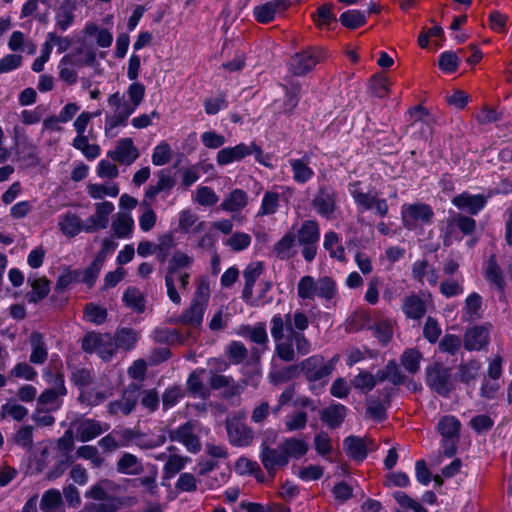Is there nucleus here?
Returning <instances> with one entry per match:
<instances>
[{"label": "nucleus", "instance_id": "f257e3e1", "mask_svg": "<svg viewBox=\"0 0 512 512\" xmlns=\"http://www.w3.org/2000/svg\"><path fill=\"white\" fill-rule=\"evenodd\" d=\"M308 326V317L302 311L272 317L270 333L276 343L275 353L281 360L293 362L298 356L310 353L311 343L303 333Z\"/></svg>", "mask_w": 512, "mask_h": 512}, {"label": "nucleus", "instance_id": "f03ea898", "mask_svg": "<svg viewBox=\"0 0 512 512\" xmlns=\"http://www.w3.org/2000/svg\"><path fill=\"white\" fill-rule=\"evenodd\" d=\"M297 293L302 300H313L315 297L331 300L336 295V284L329 276L315 280L312 276L307 275L299 280Z\"/></svg>", "mask_w": 512, "mask_h": 512}, {"label": "nucleus", "instance_id": "7ed1b4c3", "mask_svg": "<svg viewBox=\"0 0 512 512\" xmlns=\"http://www.w3.org/2000/svg\"><path fill=\"white\" fill-rule=\"evenodd\" d=\"M252 153L255 154L257 162L266 167H271V164L268 162L270 159L269 155H265L260 146L255 142H251L249 145L240 143L234 147L223 148L217 153L216 161L218 165L224 166L234 161H240Z\"/></svg>", "mask_w": 512, "mask_h": 512}, {"label": "nucleus", "instance_id": "20e7f679", "mask_svg": "<svg viewBox=\"0 0 512 512\" xmlns=\"http://www.w3.org/2000/svg\"><path fill=\"white\" fill-rule=\"evenodd\" d=\"M209 298V284L206 281H201L197 287L190 307L183 312L179 318V322L185 325L199 327L203 321L204 312Z\"/></svg>", "mask_w": 512, "mask_h": 512}, {"label": "nucleus", "instance_id": "39448f33", "mask_svg": "<svg viewBox=\"0 0 512 512\" xmlns=\"http://www.w3.org/2000/svg\"><path fill=\"white\" fill-rule=\"evenodd\" d=\"M426 384L440 396L448 397L454 389V383L449 368L435 362L425 369Z\"/></svg>", "mask_w": 512, "mask_h": 512}, {"label": "nucleus", "instance_id": "423d86ee", "mask_svg": "<svg viewBox=\"0 0 512 512\" xmlns=\"http://www.w3.org/2000/svg\"><path fill=\"white\" fill-rule=\"evenodd\" d=\"M460 421L452 415L443 416L438 424L437 430L442 436L443 454L453 457L457 452V444L460 440Z\"/></svg>", "mask_w": 512, "mask_h": 512}, {"label": "nucleus", "instance_id": "0eeeda50", "mask_svg": "<svg viewBox=\"0 0 512 512\" xmlns=\"http://www.w3.org/2000/svg\"><path fill=\"white\" fill-rule=\"evenodd\" d=\"M325 58L326 52L322 48L309 47L291 57L290 71L295 76H305Z\"/></svg>", "mask_w": 512, "mask_h": 512}, {"label": "nucleus", "instance_id": "6e6552de", "mask_svg": "<svg viewBox=\"0 0 512 512\" xmlns=\"http://www.w3.org/2000/svg\"><path fill=\"white\" fill-rule=\"evenodd\" d=\"M140 395V385L135 383L129 384L124 389L120 399L108 403V414L113 417L130 415L134 411Z\"/></svg>", "mask_w": 512, "mask_h": 512}, {"label": "nucleus", "instance_id": "1a4fd4ad", "mask_svg": "<svg viewBox=\"0 0 512 512\" xmlns=\"http://www.w3.org/2000/svg\"><path fill=\"white\" fill-rule=\"evenodd\" d=\"M82 349L89 353L95 352L102 359L109 360L117 347L110 334L88 333L82 340Z\"/></svg>", "mask_w": 512, "mask_h": 512}, {"label": "nucleus", "instance_id": "9d476101", "mask_svg": "<svg viewBox=\"0 0 512 512\" xmlns=\"http://www.w3.org/2000/svg\"><path fill=\"white\" fill-rule=\"evenodd\" d=\"M434 216L431 207L427 204L416 203L405 206L402 210L404 226L413 230L420 225L429 224Z\"/></svg>", "mask_w": 512, "mask_h": 512}, {"label": "nucleus", "instance_id": "9b49d317", "mask_svg": "<svg viewBox=\"0 0 512 512\" xmlns=\"http://www.w3.org/2000/svg\"><path fill=\"white\" fill-rule=\"evenodd\" d=\"M337 194L330 186H321L312 200V207L323 217L331 218L337 208Z\"/></svg>", "mask_w": 512, "mask_h": 512}, {"label": "nucleus", "instance_id": "f8f14e48", "mask_svg": "<svg viewBox=\"0 0 512 512\" xmlns=\"http://www.w3.org/2000/svg\"><path fill=\"white\" fill-rule=\"evenodd\" d=\"M260 459L263 467L270 476H274L277 469L285 467L288 464V458L279 444L276 448H271L266 443H262Z\"/></svg>", "mask_w": 512, "mask_h": 512}, {"label": "nucleus", "instance_id": "ddd939ff", "mask_svg": "<svg viewBox=\"0 0 512 512\" xmlns=\"http://www.w3.org/2000/svg\"><path fill=\"white\" fill-rule=\"evenodd\" d=\"M226 429L229 441L234 446H249L254 439L252 429L239 419L233 418L226 420Z\"/></svg>", "mask_w": 512, "mask_h": 512}, {"label": "nucleus", "instance_id": "4468645a", "mask_svg": "<svg viewBox=\"0 0 512 512\" xmlns=\"http://www.w3.org/2000/svg\"><path fill=\"white\" fill-rule=\"evenodd\" d=\"M490 324L475 325L466 330L463 338L464 348L468 351H479L489 344Z\"/></svg>", "mask_w": 512, "mask_h": 512}, {"label": "nucleus", "instance_id": "2eb2a0df", "mask_svg": "<svg viewBox=\"0 0 512 512\" xmlns=\"http://www.w3.org/2000/svg\"><path fill=\"white\" fill-rule=\"evenodd\" d=\"M67 390L64 385L62 375H57L54 380L53 387L45 390L38 398V406L45 408L47 411L56 410L60 407V397L66 395Z\"/></svg>", "mask_w": 512, "mask_h": 512}, {"label": "nucleus", "instance_id": "dca6fc26", "mask_svg": "<svg viewBox=\"0 0 512 512\" xmlns=\"http://www.w3.org/2000/svg\"><path fill=\"white\" fill-rule=\"evenodd\" d=\"M262 271L263 264L261 262H257L249 264L243 272L245 284L242 291V298L247 304L251 306L260 305V298L253 297L252 289L257 278L261 275Z\"/></svg>", "mask_w": 512, "mask_h": 512}, {"label": "nucleus", "instance_id": "f3484780", "mask_svg": "<svg viewBox=\"0 0 512 512\" xmlns=\"http://www.w3.org/2000/svg\"><path fill=\"white\" fill-rule=\"evenodd\" d=\"M172 440L181 442L190 452L197 453L201 450V443L198 436L194 433V427L191 422H186L177 428L170 435Z\"/></svg>", "mask_w": 512, "mask_h": 512}, {"label": "nucleus", "instance_id": "a211bd4d", "mask_svg": "<svg viewBox=\"0 0 512 512\" xmlns=\"http://www.w3.org/2000/svg\"><path fill=\"white\" fill-rule=\"evenodd\" d=\"M108 156L114 161L130 165L138 158L139 153L132 139L125 138L118 142L115 150L108 152Z\"/></svg>", "mask_w": 512, "mask_h": 512}, {"label": "nucleus", "instance_id": "6ab92c4d", "mask_svg": "<svg viewBox=\"0 0 512 512\" xmlns=\"http://www.w3.org/2000/svg\"><path fill=\"white\" fill-rule=\"evenodd\" d=\"M114 435L117 436L119 448L128 447L133 443L142 449H150L155 446L152 442H145L144 435L140 431L131 428L115 429Z\"/></svg>", "mask_w": 512, "mask_h": 512}, {"label": "nucleus", "instance_id": "aec40b11", "mask_svg": "<svg viewBox=\"0 0 512 512\" xmlns=\"http://www.w3.org/2000/svg\"><path fill=\"white\" fill-rule=\"evenodd\" d=\"M384 399L370 397L366 400V414L374 421H383L387 417V407L390 404V389H384Z\"/></svg>", "mask_w": 512, "mask_h": 512}, {"label": "nucleus", "instance_id": "412c9836", "mask_svg": "<svg viewBox=\"0 0 512 512\" xmlns=\"http://www.w3.org/2000/svg\"><path fill=\"white\" fill-rule=\"evenodd\" d=\"M109 429V425L103 427L100 422L94 419H85L77 427V436L80 441L88 442Z\"/></svg>", "mask_w": 512, "mask_h": 512}, {"label": "nucleus", "instance_id": "4be33fe9", "mask_svg": "<svg viewBox=\"0 0 512 512\" xmlns=\"http://www.w3.org/2000/svg\"><path fill=\"white\" fill-rule=\"evenodd\" d=\"M135 109L136 108L129 102H125L115 109L112 116L106 117L105 134L109 135L114 128L126 125L129 116L135 111Z\"/></svg>", "mask_w": 512, "mask_h": 512}, {"label": "nucleus", "instance_id": "5701e85b", "mask_svg": "<svg viewBox=\"0 0 512 512\" xmlns=\"http://www.w3.org/2000/svg\"><path fill=\"white\" fill-rule=\"evenodd\" d=\"M481 369L482 364L480 361L476 359L469 360L459 364L455 378L459 382L469 385L478 379Z\"/></svg>", "mask_w": 512, "mask_h": 512}, {"label": "nucleus", "instance_id": "b1692460", "mask_svg": "<svg viewBox=\"0 0 512 512\" xmlns=\"http://www.w3.org/2000/svg\"><path fill=\"white\" fill-rule=\"evenodd\" d=\"M452 203L459 209L468 211L470 214H477L485 206L486 199L482 195L462 193L454 197Z\"/></svg>", "mask_w": 512, "mask_h": 512}, {"label": "nucleus", "instance_id": "393cba45", "mask_svg": "<svg viewBox=\"0 0 512 512\" xmlns=\"http://www.w3.org/2000/svg\"><path fill=\"white\" fill-rule=\"evenodd\" d=\"M29 343L32 349L30 362L33 364H43L48 357L43 335L36 331L32 332L29 336Z\"/></svg>", "mask_w": 512, "mask_h": 512}, {"label": "nucleus", "instance_id": "a878e982", "mask_svg": "<svg viewBox=\"0 0 512 512\" xmlns=\"http://www.w3.org/2000/svg\"><path fill=\"white\" fill-rule=\"evenodd\" d=\"M286 0H273L254 9V15L258 22L268 23L275 17L276 12L282 8L286 9Z\"/></svg>", "mask_w": 512, "mask_h": 512}, {"label": "nucleus", "instance_id": "bb28decb", "mask_svg": "<svg viewBox=\"0 0 512 512\" xmlns=\"http://www.w3.org/2000/svg\"><path fill=\"white\" fill-rule=\"evenodd\" d=\"M116 469L120 474L139 475L143 472L144 467L134 454L126 452L118 459Z\"/></svg>", "mask_w": 512, "mask_h": 512}, {"label": "nucleus", "instance_id": "cd10ccee", "mask_svg": "<svg viewBox=\"0 0 512 512\" xmlns=\"http://www.w3.org/2000/svg\"><path fill=\"white\" fill-rule=\"evenodd\" d=\"M345 453L352 459L362 461L367 456V448L363 439L356 436H348L344 439Z\"/></svg>", "mask_w": 512, "mask_h": 512}, {"label": "nucleus", "instance_id": "c85d7f7f", "mask_svg": "<svg viewBox=\"0 0 512 512\" xmlns=\"http://www.w3.org/2000/svg\"><path fill=\"white\" fill-rule=\"evenodd\" d=\"M346 417V407L342 404H334L321 412V420L330 428L339 427Z\"/></svg>", "mask_w": 512, "mask_h": 512}, {"label": "nucleus", "instance_id": "c756f323", "mask_svg": "<svg viewBox=\"0 0 512 512\" xmlns=\"http://www.w3.org/2000/svg\"><path fill=\"white\" fill-rule=\"evenodd\" d=\"M63 499L59 490H47L40 501V509L43 512H64Z\"/></svg>", "mask_w": 512, "mask_h": 512}, {"label": "nucleus", "instance_id": "7c9ffc66", "mask_svg": "<svg viewBox=\"0 0 512 512\" xmlns=\"http://www.w3.org/2000/svg\"><path fill=\"white\" fill-rule=\"evenodd\" d=\"M139 338V333L132 328H121L115 333L114 340L117 349L125 351L131 350L135 347Z\"/></svg>", "mask_w": 512, "mask_h": 512}, {"label": "nucleus", "instance_id": "2f4dec72", "mask_svg": "<svg viewBox=\"0 0 512 512\" xmlns=\"http://www.w3.org/2000/svg\"><path fill=\"white\" fill-rule=\"evenodd\" d=\"M402 309L404 314L411 319H420L426 313L425 303L417 295L406 297Z\"/></svg>", "mask_w": 512, "mask_h": 512}, {"label": "nucleus", "instance_id": "473e14b6", "mask_svg": "<svg viewBox=\"0 0 512 512\" xmlns=\"http://www.w3.org/2000/svg\"><path fill=\"white\" fill-rule=\"evenodd\" d=\"M248 199L245 191L233 190L222 202L221 208L229 212H237L247 205Z\"/></svg>", "mask_w": 512, "mask_h": 512}, {"label": "nucleus", "instance_id": "72a5a7b5", "mask_svg": "<svg viewBox=\"0 0 512 512\" xmlns=\"http://www.w3.org/2000/svg\"><path fill=\"white\" fill-rule=\"evenodd\" d=\"M319 236V227L314 220L305 221L298 230L299 244H316Z\"/></svg>", "mask_w": 512, "mask_h": 512}, {"label": "nucleus", "instance_id": "f704fd0d", "mask_svg": "<svg viewBox=\"0 0 512 512\" xmlns=\"http://www.w3.org/2000/svg\"><path fill=\"white\" fill-rule=\"evenodd\" d=\"M81 219L74 213H67L59 222V229L61 232L68 236L74 237L83 230Z\"/></svg>", "mask_w": 512, "mask_h": 512}, {"label": "nucleus", "instance_id": "c9c22d12", "mask_svg": "<svg viewBox=\"0 0 512 512\" xmlns=\"http://www.w3.org/2000/svg\"><path fill=\"white\" fill-rule=\"evenodd\" d=\"M413 275L419 281H426L430 285H436L438 280L437 271L426 260L418 261L414 264Z\"/></svg>", "mask_w": 512, "mask_h": 512}, {"label": "nucleus", "instance_id": "e433bc0d", "mask_svg": "<svg viewBox=\"0 0 512 512\" xmlns=\"http://www.w3.org/2000/svg\"><path fill=\"white\" fill-rule=\"evenodd\" d=\"M123 302L125 305L136 311L143 313L145 311L144 295L135 287H128L123 294Z\"/></svg>", "mask_w": 512, "mask_h": 512}, {"label": "nucleus", "instance_id": "4c0bfd02", "mask_svg": "<svg viewBox=\"0 0 512 512\" xmlns=\"http://www.w3.org/2000/svg\"><path fill=\"white\" fill-rule=\"evenodd\" d=\"M134 221L128 213H118L112 222V230L118 238L127 237L133 229Z\"/></svg>", "mask_w": 512, "mask_h": 512}, {"label": "nucleus", "instance_id": "58836bf2", "mask_svg": "<svg viewBox=\"0 0 512 512\" xmlns=\"http://www.w3.org/2000/svg\"><path fill=\"white\" fill-rule=\"evenodd\" d=\"M422 353L414 348L406 349L400 358V362L405 370L411 374H416L420 369Z\"/></svg>", "mask_w": 512, "mask_h": 512}, {"label": "nucleus", "instance_id": "ea45409f", "mask_svg": "<svg viewBox=\"0 0 512 512\" xmlns=\"http://www.w3.org/2000/svg\"><path fill=\"white\" fill-rule=\"evenodd\" d=\"M198 216L190 210H184L179 216V228L188 233L190 231L198 233L204 229V222H198Z\"/></svg>", "mask_w": 512, "mask_h": 512}, {"label": "nucleus", "instance_id": "a19ab883", "mask_svg": "<svg viewBox=\"0 0 512 512\" xmlns=\"http://www.w3.org/2000/svg\"><path fill=\"white\" fill-rule=\"evenodd\" d=\"M281 446L285 452V456L289 459L300 458L305 455L308 451V444L300 439L289 438L281 443Z\"/></svg>", "mask_w": 512, "mask_h": 512}, {"label": "nucleus", "instance_id": "79ce46f5", "mask_svg": "<svg viewBox=\"0 0 512 512\" xmlns=\"http://www.w3.org/2000/svg\"><path fill=\"white\" fill-rule=\"evenodd\" d=\"M295 243V234L286 233L273 247L274 254L281 260L289 259L293 256L291 250Z\"/></svg>", "mask_w": 512, "mask_h": 512}, {"label": "nucleus", "instance_id": "37998d69", "mask_svg": "<svg viewBox=\"0 0 512 512\" xmlns=\"http://www.w3.org/2000/svg\"><path fill=\"white\" fill-rule=\"evenodd\" d=\"M31 287L32 291L26 294L29 303H38L44 299L50 291L49 281L45 277L35 279L31 283Z\"/></svg>", "mask_w": 512, "mask_h": 512}, {"label": "nucleus", "instance_id": "c03bdc74", "mask_svg": "<svg viewBox=\"0 0 512 512\" xmlns=\"http://www.w3.org/2000/svg\"><path fill=\"white\" fill-rule=\"evenodd\" d=\"M485 274L486 278L492 282L497 287V289H504L505 281L503 278L502 270L497 264L495 255H491L489 257Z\"/></svg>", "mask_w": 512, "mask_h": 512}, {"label": "nucleus", "instance_id": "a18cd8bd", "mask_svg": "<svg viewBox=\"0 0 512 512\" xmlns=\"http://www.w3.org/2000/svg\"><path fill=\"white\" fill-rule=\"evenodd\" d=\"M123 504L121 498L110 497L109 500L101 503H87L82 512H117Z\"/></svg>", "mask_w": 512, "mask_h": 512}, {"label": "nucleus", "instance_id": "49530a36", "mask_svg": "<svg viewBox=\"0 0 512 512\" xmlns=\"http://www.w3.org/2000/svg\"><path fill=\"white\" fill-rule=\"evenodd\" d=\"M108 489H113V482L109 479H101L86 492L85 496L95 501H106L110 498Z\"/></svg>", "mask_w": 512, "mask_h": 512}, {"label": "nucleus", "instance_id": "de8ad7c7", "mask_svg": "<svg viewBox=\"0 0 512 512\" xmlns=\"http://www.w3.org/2000/svg\"><path fill=\"white\" fill-rule=\"evenodd\" d=\"M299 375L300 367L298 365H290L280 370L270 372L269 379L271 383L277 385L297 378Z\"/></svg>", "mask_w": 512, "mask_h": 512}, {"label": "nucleus", "instance_id": "09e8293b", "mask_svg": "<svg viewBox=\"0 0 512 512\" xmlns=\"http://www.w3.org/2000/svg\"><path fill=\"white\" fill-rule=\"evenodd\" d=\"M359 182H355L351 184V195L356 202L358 206H361L362 208L369 210L374 207V203L377 198V194H372L371 192L364 193L359 190Z\"/></svg>", "mask_w": 512, "mask_h": 512}, {"label": "nucleus", "instance_id": "8fccbe9b", "mask_svg": "<svg viewBox=\"0 0 512 512\" xmlns=\"http://www.w3.org/2000/svg\"><path fill=\"white\" fill-rule=\"evenodd\" d=\"M339 21L349 29H356L366 23V16L359 10H348L341 14Z\"/></svg>", "mask_w": 512, "mask_h": 512}, {"label": "nucleus", "instance_id": "3c124183", "mask_svg": "<svg viewBox=\"0 0 512 512\" xmlns=\"http://www.w3.org/2000/svg\"><path fill=\"white\" fill-rule=\"evenodd\" d=\"M352 386L363 393H368L376 385V378L368 371H361L351 380Z\"/></svg>", "mask_w": 512, "mask_h": 512}, {"label": "nucleus", "instance_id": "603ef678", "mask_svg": "<svg viewBox=\"0 0 512 512\" xmlns=\"http://www.w3.org/2000/svg\"><path fill=\"white\" fill-rule=\"evenodd\" d=\"M192 262L193 259L190 256L181 251H176L169 261L166 275H171V277H173L174 274L181 272V268L189 267Z\"/></svg>", "mask_w": 512, "mask_h": 512}, {"label": "nucleus", "instance_id": "864d4df0", "mask_svg": "<svg viewBox=\"0 0 512 512\" xmlns=\"http://www.w3.org/2000/svg\"><path fill=\"white\" fill-rule=\"evenodd\" d=\"M133 486H141L144 489V492L155 496L158 493V485H157V470L153 468L149 474L132 480Z\"/></svg>", "mask_w": 512, "mask_h": 512}, {"label": "nucleus", "instance_id": "5fc2aeb1", "mask_svg": "<svg viewBox=\"0 0 512 512\" xmlns=\"http://www.w3.org/2000/svg\"><path fill=\"white\" fill-rule=\"evenodd\" d=\"M482 306V297L476 293H471L465 300V315L468 320H476L480 318L479 311Z\"/></svg>", "mask_w": 512, "mask_h": 512}, {"label": "nucleus", "instance_id": "6e6d98bb", "mask_svg": "<svg viewBox=\"0 0 512 512\" xmlns=\"http://www.w3.org/2000/svg\"><path fill=\"white\" fill-rule=\"evenodd\" d=\"M76 454L79 458L90 460L91 464L96 468H100L105 462V459L100 455L98 449L95 446H81L77 449Z\"/></svg>", "mask_w": 512, "mask_h": 512}, {"label": "nucleus", "instance_id": "4d7b16f0", "mask_svg": "<svg viewBox=\"0 0 512 512\" xmlns=\"http://www.w3.org/2000/svg\"><path fill=\"white\" fill-rule=\"evenodd\" d=\"M174 245L175 243L172 234L167 233L159 237L158 244L155 246L154 250L157 252V258L161 263L166 261V258Z\"/></svg>", "mask_w": 512, "mask_h": 512}, {"label": "nucleus", "instance_id": "13d9d810", "mask_svg": "<svg viewBox=\"0 0 512 512\" xmlns=\"http://www.w3.org/2000/svg\"><path fill=\"white\" fill-rule=\"evenodd\" d=\"M187 389L193 396L206 399L209 396V392L204 386L200 376L197 372H192L187 380Z\"/></svg>", "mask_w": 512, "mask_h": 512}, {"label": "nucleus", "instance_id": "bf43d9fd", "mask_svg": "<svg viewBox=\"0 0 512 512\" xmlns=\"http://www.w3.org/2000/svg\"><path fill=\"white\" fill-rule=\"evenodd\" d=\"M291 167L293 170V178L298 183H305L312 175L313 171L303 160L296 159L291 161Z\"/></svg>", "mask_w": 512, "mask_h": 512}, {"label": "nucleus", "instance_id": "052dcab7", "mask_svg": "<svg viewBox=\"0 0 512 512\" xmlns=\"http://www.w3.org/2000/svg\"><path fill=\"white\" fill-rule=\"evenodd\" d=\"M102 265L103 262L101 261V258L95 257L92 263L83 272H81L79 282L86 283L89 287H91L98 277Z\"/></svg>", "mask_w": 512, "mask_h": 512}, {"label": "nucleus", "instance_id": "680f3d73", "mask_svg": "<svg viewBox=\"0 0 512 512\" xmlns=\"http://www.w3.org/2000/svg\"><path fill=\"white\" fill-rule=\"evenodd\" d=\"M278 205H279V194L276 192L268 191L264 194L258 215L263 216V215L274 214L278 208Z\"/></svg>", "mask_w": 512, "mask_h": 512}, {"label": "nucleus", "instance_id": "e2e57ef3", "mask_svg": "<svg viewBox=\"0 0 512 512\" xmlns=\"http://www.w3.org/2000/svg\"><path fill=\"white\" fill-rule=\"evenodd\" d=\"M227 355L229 360L234 364L242 363L248 356V350L243 343L233 341L227 348Z\"/></svg>", "mask_w": 512, "mask_h": 512}, {"label": "nucleus", "instance_id": "0e129e2a", "mask_svg": "<svg viewBox=\"0 0 512 512\" xmlns=\"http://www.w3.org/2000/svg\"><path fill=\"white\" fill-rule=\"evenodd\" d=\"M88 193L94 199H102L106 195L116 197L119 194V188L116 184L109 187L102 184H90L88 186Z\"/></svg>", "mask_w": 512, "mask_h": 512}, {"label": "nucleus", "instance_id": "69168bd1", "mask_svg": "<svg viewBox=\"0 0 512 512\" xmlns=\"http://www.w3.org/2000/svg\"><path fill=\"white\" fill-rule=\"evenodd\" d=\"M460 62L459 57L456 53L451 51L443 52L438 61L439 68L444 72H455Z\"/></svg>", "mask_w": 512, "mask_h": 512}, {"label": "nucleus", "instance_id": "338daca9", "mask_svg": "<svg viewBox=\"0 0 512 512\" xmlns=\"http://www.w3.org/2000/svg\"><path fill=\"white\" fill-rule=\"evenodd\" d=\"M69 58L62 57L59 62V78L68 85H73L77 82V72L69 66Z\"/></svg>", "mask_w": 512, "mask_h": 512}, {"label": "nucleus", "instance_id": "774afa93", "mask_svg": "<svg viewBox=\"0 0 512 512\" xmlns=\"http://www.w3.org/2000/svg\"><path fill=\"white\" fill-rule=\"evenodd\" d=\"M171 159V148L168 143L162 142L154 148L152 162L156 166L167 164Z\"/></svg>", "mask_w": 512, "mask_h": 512}]
</instances>
